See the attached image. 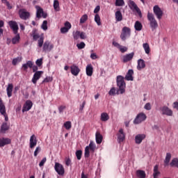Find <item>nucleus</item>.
I'll use <instances>...</instances> for the list:
<instances>
[{
    "label": "nucleus",
    "mask_w": 178,
    "mask_h": 178,
    "mask_svg": "<svg viewBox=\"0 0 178 178\" xmlns=\"http://www.w3.org/2000/svg\"><path fill=\"white\" fill-rule=\"evenodd\" d=\"M117 86L119 87L120 94L126 92V82H124V77L119 75L117 76Z\"/></svg>",
    "instance_id": "1"
},
{
    "label": "nucleus",
    "mask_w": 178,
    "mask_h": 178,
    "mask_svg": "<svg viewBox=\"0 0 178 178\" xmlns=\"http://www.w3.org/2000/svg\"><path fill=\"white\" fill-rule=\"evenodd\" d=\"M147 19L149 22L150 27H151L152 31H154V30H156V29H158V22H156V19H155L154 14L148 12L147 13Z\"/></svg>",
    "instance_id": "2"
},
{
    "label": "nucleus",
    "mask_w": 178,
    "mask_h": 178,
    "mask_svg": "<svg viewBox=\"0 0 178 178\" xmlns=\"http://www.w3.org/2000/svg\"><path fill=\"white\" fill-rule=\"evenodd\" d=\"M29 67L30 69H33V72H38L37 70H38V67L37 65H34V63H33L31 60H28L26 63L23 64L22 69L24 70V72H26Z\"/></svg>",
    "instance_id": "3"
},
{
    "label": "nucleus",
    "mask_w": 178,
    "mask_h": 178,
    "mask_svg": "<svg viewBox=\"0 0 178 178\" xmlns=\"http://www.w3.org/2000/svg\"><path fill=\"white\" fill-rule=\"evenodd\" d=\"M131 35V29L127 26H124L122 30L120 38L122 41H126V38H129Z\"/></svg>",
    "instance_id": "4"
},
{
    "label": "nucleus",
    "mask_w": 178,
    "mask_h": 178,
    "mask_svg": "<svg viewBox=\"0 0 178 178\" xmlns=\"http://www.w3.org/2000/svg\"><path fill=\"white\" fill-rule=\"evenodd\" d=\"M128 6L130 8V9L131 10H133V12H134V10L136 12H137L138 15V16H140V17H141V16H143V15L141 13V10H140V8H138V6L136 3V2H134V1L129 0Z\"/></svg>",
    "instance_id": "5"
},
{
    "label": "nucleus",
    "mask_w": 178,
    "mask_h": 178,
    "mask_svg": "<svg viewBox=\"0 0 178 178\" xmlns=\"http://www.w3.org/2000/svg\"><path fill=\"white\" fill-rule=\"evenodd\" d=\"M18 15L22 20H27L30 19V13L26 8H21L18 11Z\"/></svg>",
    "instance_id": "6"
},
{
    "label": "nucleus",
    "mask_w": 178,
    "mask_h": 178,
    "mask_svg": "<svg viewBox=\"0 0 178 178\" xmlns=\"http://www.w3.org/2000/svg\"><path fill=\"white\" fill-rule=\"evenodd\" d=\"M147 119V115L144 113H140L137 115L134 120V124H140L142 122H144Z\"/></svg>",
    "instance_id": "7"
},
{
    "label": "nucleus",
    "mask_w": 178,
    "mask_h": 178,
    "mask_svg": "<svg viewBox=\"0 0 178 178\" xmlns=\"http://www.w3.org/2000/svg\"><path fill=\"white\" fill-rule=\"evenodd\" d=\"M8 26L13 30V34H17L19 33V25L16 21H9Z\"/></svg>",
    "instance_id": "8"
},
{
    "label": "nucleus",
    "mask_w": 178,
    "mask_h": 178,
    "mask_svg": "<svg viewBox=\"0 0 178 178\" xmlns=\"http://www.w3.org/2000/svg\"><path fill=\"white\" fill-rule=\"evenodd\" d=\"M153 12L158 20H161V19H162V16H163V11H162V9L159 8V6H154L153 8Z\"/></svg>",
    "instance_id": "9"
},
{
    "label": "nucleus",
    "mask_w": 178,
    "mask_h": 178,
    "mask_svg": "<svg viewBox=\"0 0 178 178\" xmlns=\"http://www.w3.org/2000/svg\"><path fill=\"white\" fill-rule=\"evenodd\" d=\"M54 169L59 176H63L65 175V168L62 164L55 163Z\"/></svg>",
    "instance_id": "10"
},
{
    "label": "nucleus",
    "mask_w": 178,
    "mask_h": 178,
    "mask_svg": "<svg viewBox=\"0 0 178 178\" xmlns=\"http://www.w3.org/2000/svg\"><path fill=\"white\" fill-rule=\"evenodd\" d=\"M160 111L161 112V115H165V116H173V111L166 106L161 107Z\"/></svg>",
    "instance_id": "11"
},
{
    "label": "nucleus",
    "mask_w": 178,
    "mask_h": 178,
    "mask_svg": "<svg viewBox=\"0 0 178 178\" xmlns=\"http://www.w3.org/2000/svg\"><path fill=\"white\" fill-rule=\"evenodd\" d=\"M54 49V44H51V42L48 40L45 41L43 44L42 50L44 52H51Z\"/></svg>",
    "instance_id": "12"
},
{
    "label": "nucleus",
    "mask_w": 178,
    "mask_h": 178,
    "mask_svg": "<svg viewBox=\"0 0 178 178\" xmlns=\"http://www.w3.org/2000/svg\"><path fill=\"white\" fill-rule=\"evenodd\" d=\"M43 74H44L43 71H38L35 72L32 78V83L33 84H37V81H38V80L41 79V75H42Z\"/></svg>",
    "instance_id": "13"
},
{
    "label": "nucleus",
    "mask_w": 178,
    "mask_h": 178,
    "mask_svg": "<svg viewBox=\"0 0 178 178\" xmlns=\"http://www.w3.org/2000/svg\"><path fill=\"white\" fill-rule=\"evenodd\" d=\"M118 141L119 144L123 143L126 138V136L124 135V132L123 131V129H120L118 131Z\"/></svg>",
    "instance_id": "14"
},
{
    "label": "nucleus",
    "mask_w": 178,
    "mask_h": 178,
    "mask_svg": "<svg viewBox=\"0 0 178 178\" xmlns=\"http://www.w3.org/2000/svg\"><path fill=\"white\" fill-rule=\"evenodd\" d=\"M133 58H134V52L126 54L122 56V62L123 63H127V62L132 60Z\"/></svg>",
    "instance_id": "15"
},
{
    "label": "nucleus",
    "mask_w": 178,
    "mask_h": 178,
    "mask_svg": "<svg viewBox=\"0 0 178 178\" xmlns=\"http://www.w3.org/2000/svg\"><path fill=\"white\" fill-rule=\"evenodd\" d=\"M32 107H33V102L30 100H27L26 103L24 104V106L22 108V112L23 113L27 112L30 111V109H31Z\"/></svg>",
    "instance_id": "16"
},
{
    "label": "nucleus",
    "mask_w": 178,
    "mask_h": 178,
    "mask_svg": "<svg viewBox=\"0 0 178 178\" xmlns=\"http://www.w3.org/2000/svg\"><path fill=\"white\" fill-rule=\"evenodd\" d=\"M37 145V137H35V135H32L29 140V148L33 149Z\"/></svg>",
    "instance_id": "17"
},
{
    "label": "nucleus",
    "mask_w": 178,
    "mask_h": 178,
    "mask_svg": "<svg viewBox=\"0 0 178 178\" xmlns=\"http://www.w3.org/2000/svg\"><path fill=\"white\" fill-rule=\"evenodd\" d=\"M134 74V71L133 70H129L124 79L127 81H133L134 80V77H133V75Z\"/></svg>",
    "instance_id": "18"
},
{
    "label": "nucleus",
    "mask_w": 178,
    "mask_h": 178,
    "mask_svg": "<svg viewBox=\"0 0 178 178\" xmlns=\"http://www.w3.org/2000/svg\"><path fill=\"white\" fill-rule=\"evenodd\" d=\"M10 143H12V140L8 138H0V147H5V145H8V144H10Z\"/></svg>",
    "instance_id": "19"
},
{
    "label": "nucleus",
    "mask_w": 178,
    "mask_h": 178,
    "mask_svg": "<svg viewBox=\"0 0 178 178\" xmlns=\"http://www.w3.org/2000/svg\"><path fill=\"white\" fill-rule=\"evenodd\" d=\"M71 73L73 76H79L80 68L77 65H73L71 66Z\"/></svg>",
    "instance_id": "20"
},
{
    "label": "nucleus",
    "mask_w": 178,
    "mask_h": 178,
    "mask_svg": "<svg viewBox=\"0 0 178 178\" xmlns=\"http://www.w3.org/2000/svg\"><path fill=\"white\" fill-rule=\"evenodd\" d=\"M145 138V134H138L135 137L136 144H141L143 143V140Z\"/></svg>",
    "instance_id": "21"
},
{
    "label": "nucleus",
    "mask_w": 178,
    "mask_h": 178,
    "mask_svg": "<svg viewBox=\"0 0 178 178\" xmlns=\"http://www.w3.org/2000/svg\"><path fill=\"white\" fill-rule=\"evenodd\" d=\"M10 127L8 124V122H3L1 129H0V133H2L3 134H5L6 131L9 129Z\"/></svg>",
    "instance_id": "22"
},
{
    "label": "nucleus",
    "mask_w": 178,
    "mask_h": 178,
    "mask_svg": "<svg viewBox=\"0 0 178 178\" xmlns=\"http://www.w3.org/2000/svg\"><path fill=\"white\" fill-rule=\"evenodd\" d=\"M94 72V67H92V65L88 64L86 66V74L91 77L92 76V73Z\"/></svg>",
    "instance_id": "23"
},
{
    "label": "nucleus",
    "mask_w": 178,
    "mask_h": 178,
    "mask_svg": "<svg viewBox=\"0 0 178 178\" xmlns=\"http://www.w3.org/2000/svg\"><path fill=\"white\" fill-rule=\"evenodd\" d=\"M144 67H145V61L140 58L138 60L137 69L138 70H141Z\"/></svg>",
    "instance_id": "24"
},
{
    "label": "nucleus",
    "mask_w": 178,
    "mask_h": 178,
    "mask_svg": "<svg viewBox=\"0 0 178 178\" xmlns=\"http://www.w3.org/2000/svg\"><path fill=\"white\" fill-rule=\"evenodd\" d=\"M6 91L8 98H10V97H12V92L13 91V84L9 83L6 88Z\"/></svg>",
    "instance_id": "25"
},
{
    "label": "nucleus",
    "mask_w": 178,
    "mask_h": 178,
    "mask_svg": "<svg viewBox=\"0 0 178 178\" xmlns=\"http://www.w3.org/2000/svg\"><path fill=\"white\" fill-rule=\"evenodd\" d=\"M0 113L1 115H6V108L5 107V104H3V102L0 98Z\"/></svg>",
    "instance_id": "26"
},
{
    "label": "nucleus",
    "mask_w": 178,
    "mask_h": 178,
    "mask_svg": "<svg viewBox=\"0 0 178 178\" xmlns=\"http://www.w3.org/2000/svg\"><path fill=\"white\" fill-rule=\"evenodd\" d=\"M172 159V154L170 153H167L165 156V159L164 160V166H169V162H170V159Z\"/></svg>",
    "instance_id": "27"
},
{
    "label": "nucleus",
    "mask_w": 178,
    "mask_h": 178,
    "mask_svg": "<svg viewBox=\"0 0 178 178\" xmlns=\"http://www.w3.org/2000/svg\"><path fill=\"white\" fill-rule=\"evenodd\" d=\"M95 137H96V143L97 144H101L102 143V135H101V133L99 131H97L95 134Z\"/></svg>",
    "instance_id": "28"
},
{
    "label": "nucleus",
    "mask_w": 178,
    "mask_h": 178,
    "mask_svg": "<svg viewBox=\"0 0 178 178\" xmlns=\"http://www.w3.org/2000/svg\"><path fill=\"white\" fill-rule=\"evenodd\" d=\"M36 9H37V11H36V17L38 19H41L42 17V15L43 12H44V10H42V8H41L40 6H36Z\"/></svg>",
    "instance_id": "29"
},
{
    "label": "nucleus",
    "mask_w": 178,
    "mask_h": 178,
    "mask_svg": "<svg viewBox=\"0 0 178 178\" xmlns=\"http://www.w3.org/2000/svg\"><path fill=\"white\" fill-rule=\"evenodd\" d=\"M143 49L147 55H149V52H151V48L149 47V44L148 43L143 44Z\"/></svg>",
    "instance_id": "30"
},
{
    "label": "nucleus",
    "mask_w": 178,
    "mask_h": 178,
    "mask_svg": "<svg viewBox=\"0 0 178 178\" xmlns=\"http://www.w3.org/2000/svg\"><path fill=\"white\" fill-rule=\"evenodd\" d=\"M134 28L136 31H141L143 30V24L139 21H136L135 22Z\"/></svg>",
    "instance_id": "31"
},
{
    "label": "nucleus",
    "mask_w": 178,
    "mask_h": 178,
    "mask_svg": "<svg viewBox=\"0 0 178 178\" xmlns=\"http://www.w3.org/2000/svg\"><path fill=\"white\" fill-rule=\"evenodd\" d=\"M115 19L117 22H122L123 20V15H122V12H120V10H118L115 13Z\"/></svg>",
    "instance_id": "32"
},
{
    "label": "nucleus",
    "mask_w": 178,
    "mask_h": 178,
    "mask_svg": "<svg viewBox=\"0 0 178 178\" xmlns=\"http://www.w3.org/2000/svg\"><path fill=\"white\" fill-rule=\"evenodd\" d=\"M100 120H102V122H108V120H109V115L106 113H102L101 114Z\"/></svg>",
    "instance_id": "33"
},
{
    "label": "nucleus",
    "mask_w": 178,
    "mask_h": 178,
    "mask_svg": "<svg viewBox=\"0 0 178 178\" xmlns=\"http://www.w3.org/2000/svg\"><path fill=\"white\" fill-rule=\"evenodd\" d=\"M136 176L139 178H145V176H146L145 171L138 170L136 171Z\"/></svg>",
    "instance_id": "34"
},
{
    "label": "nucleus",
    "mask_w": 178,
    "mask_h": 178,
    "mask_svg": "<svg viewBox=\"0 0 178 178\" xmlns=\"http://www.w3.org/2000/svg\"><path fill=\"white\" fill-rule=\"evenodd\" d=\"M158 169H159V165H156L154 167V173H153L154 178H157L158 176H159V175H161V172L159 171H158Z\"/></svg>",
    "instance_id": "35"
},
{
    "label": "nucleus",
    "mask_w": 178,
    "mask_h": 178,
    "mask_svg": "<svg viewBox=\"0 0 178 178\" xmlns=\"http://www.w3.org/2000/svg\"><path fill=\"white\" fill-rule=\"evenodd\" d=\"M20 41V34L17 33L15 34V36L12 39L13 44H17Z\"/></svg>",
    "instance_id": "36"
},
{
    "label": "nucleus",
    "mask_w": 178,
    "mask_h": 178,
    "mask_svg": "<svg viewBox=\"0 0 178 178\" xmlns=\"http://www.w3.org/2000/svg\"><path fill=\"white\" fill-rule=\"evenodd\" d=\"M171 168H178V159H174L170 163Z\"/></svg>",
    "instance_id": "37"
},
{
    "label": "nucleus",
    "mask_w": 178,
    "mask_h": 178,
    "mask_svg": "<svg viewBox=\"0 0 178 178\" xmlns=\"http://www.w3.org/2000/svg\"><path fill=\"white\" fill-rule=\"evenodd\" d=\"M75 155L76 156V159H78V161H80L81 159V156H83V151L76 150Z\"/></svg>",
    "instance_id": "38"
},
{
    "label": "nucleus",
    "mask_w": 178,
    "mask_h": 178,
    "mask_svg": "<svg viewBox=\"0 0 178 178\" xmlns=\"http://www.w3.org/2000/svg\"><path fill=\"white\" fill-rule=\"evenodd\" d=\"M87 20H88V16L86 14H85L80 19L81 24L86 23V22H87Z\"/></svg>",
    "instance_id": "39"
},
{
    "label": "nucleus",
    "mask_w": 178,
    "mask_h": 178,
    "mask_svg": "<svg viewBox=\"0 0 178 178\" xmlns=\"http://www.w3.org/2000/svg\"><path fill=\"white\" fill-rule=\"evenodd\" d=\"M86 147H89V149H90V151H92V152H94V151H95V143H94V142L90 141V144L88 146Z\"/></svg>",
    "instance_id": "40"
},
{
    "label": "nucleus",
    "mask_w": 178,
    "mask_h": 178,
    "mask_svg": "<svg viewBox=\"0 0 178 178\" xmlns=\"http://www.w3.org/2000/svg\"><path fill=\"white\" fill-rule=\"evenodd\" d=\"M44 45V37L41 36L39 40H38V47L39 48H42Z\"/></svg>",
    "instance_id": "41"
},
{
    "label": "nucleus",
    "mask_w": 178,
    "mask_h": 178,
    "mask_svg": "<svg viewBox=\"0 0 178 178\" xmlns=\"http://www.w3.org/2000/svg\"><path fill=\"white\" fill-rule=\"evenodd\" d=\"M54 8L55 10H56L57 12H59V10H60V8H59V1L54 0Z\"/></svg>",
    "instance_id": "42"
},
{
    "label": "nucleus",
    "mask_w": 178,
    "mask_h": 178,
    "mask_svg": "<svg viewBox=\"0 0 178 178\" xmlns=\"http://www.w3.org/2000/svg\"><path fill=\"white\" fill-rule=\"evenodd\" d=\"M64 127L66 129V130H70L72 129V122L67 121L64 123Z\"/></svg>",
    "instance_id": "43"
},
{
    "label": "nucleus",
    "mask_w": 178,
    "mask_h": 178,
    "mask_svg": "<svg viewBox=\"0 0 178 178\" xmlns=\"http://www.w3.org/2000/svg\"><path fill=\"white\" fill-rule=\"evenodd\" d=\"M95 22L97 23V26H101V17H99V15H95Z\"/></svg>",
    "instance_id": "44"
},
{
    "label": "nucleus",
    "mask_w": 178,
    "mask_h": 178,
    "mask_svg": "<svg viewBox=\"0 0 178 178\" xmlns=\"http://www.w3.org/2000/svg\"><path fill=\"white\" fill-rule=\"evenodd\" d=\"M115 6H124V0H115Z\"/></svg>",
    "instance_id": "45"
},
{
    "label": "nucleus",
    "mask_w": 178,
    "mask_h": 178,
    "mask_svg": "<svg viewBox=\"0 0 178 178\" xmlns=\"http://www.w3.org/2000/svg\"><path fill=\"white\" fill-rule=\"evenodd\" d=\"M84 156L85 158H90V147H86Z\"/></svg>",
    "instance_id": "46"
},
{
    "label": "nucleus",
    "mask_w": 178,
    "mask_h": 178,
    "mask_svg": "<svg viewBox=\"0 0 178 178\" xmlns=\"http://www.w3.org/2000/svg\"><path fill=\"white\" fill-rule=\"evenodd\" d=\"M18 62H22V57H17L16 58H14L13 60L12 63L14 66H16V65H17Z\"/></svg>",
    "instance_id": "47"
},
{
    "label": "nucleus",
    "mask_w": 178,
    "mask_h": 178,
    "mask_svg": "<svg viewBox=\"0 0 178 178\" xmlns=\"http://www.w3.org/2000/svg\"><path fill=\"white\" fill-rule=\"evenodd\" d=\"M42 30H44V31L48 30V21L47 20L43 21L42 24Z\"/></svg>",
    "instance_id": "48"
},
{
    "label": "nucleus",
    "mask_w": 178,
    "mask_h": 178,
    "mask_svg": "<svg viewBox=\"0 0 178 178\" xmlns=\"http://www.w3.org/2000/svg\"><path fill=\"white\" fill-rule=\"evenodd\" d=\"M76 47L78 49H83V48H86V43H84V42H81L80 43H78L76 44Z\"/></svg>",
    "instance_id": "49"
},
{
    "label": "nucleus",
    "mask_w": 178,
    "mask_h": 178,
    "mask_svg": "<svg viewBox=\"0 0 178 178\" xmlns=\"http://www.w3.org/2000/svg\"><path fill=\"white\" fill-rule=\"evenodd\" d=\"M73 37L74 40H77L80 37V31L73 32Z\"/></svg>",
    "instance_id": "50"
},
{
    "label": "nucleus",
    "mask_w": 178,
    "mask_h": 178,
    "mask_svg": "<svg viewBox=\"0 0 178 178\" xmlns=\"http://www.w3.org/2000/svg\"><path fill=\"white\" fill-rule=\"evenodd\" d=\"M38 33V30L37 29H33L30 33L31 37H34L35 35H37Z\"/></svg>",
    "instance_id": "51"
},
{
    "label": "nucleus",
    "mask_w": 178,
    "mask_h": 178,
    "mask_svg": "<svg viewBox=\"0 0 178 178\" xmlns=\"http://www.w3.org/2000/svg\"><path fill=\"white\" fill-rule=\"evenodd\" d=\"M40 151H41V147L40 146L37 147L34 152V156H37L38 154H40Z\"/></svg>",
    "instance_id": "52"
},
{
    "label": "nucleus",
    "mask_w": 178,
    "mask_h": 178,
    "mask_svg": "<svg viewBox=\"0 0 178 178\" xmlns=\"http://www.w3.org/2000/svg\"><path fill=\"white\" fill-rule=\"evenodd\" d=\"M53 79L51 76H47L42 81V83H51Z\"/></svg>",
    "instance_id": "53"
},
{
    "label": "nucleus",
    "mask_w": 178,
    "mask_h": 178,
    "mask_svg": "<svg viewBox=\"0 0 178 178\" xmlns=\"http://www.w3.org/2000/svg\"><path fill=\"white\" fill-rule=\"evenodd\" d=\"M109 95H116V89L115 88H112L108 92Z\"/></svg>",
    "instance_id": "54"
},
{
    "label": "nucleus",
    "mask_w": 178,
    "mask_h": 178,
    "mask_svg": "<svg viewBox=\"0 0 178 178\" xmlns=\"http://www.w3.org/2000/svg\"><path fill=\"white\" fill-rule=\"evenodd\" d=\"M35 63L38 67L42 65V58H39L35 61Z\"/></svg>",
    "instance_id": "55"
},
{
    "label": "nucleus",
    "mask_w": 178,
    "mask_h": 178,
    "mask_svg": "<svg viewBox=\"0 0 178 178\" xmlns=\"http://www.w3.org/2000/svg\"><path fill=\"white\" fill-rule=\"evenodd\" d=\"M119 49H120V52H122V54H124V52H127V47L120 46Z\"/></svg>",
    "instance_id": "56"
},
{
    "label": "nucleus",
    "mask_w": 178,
    "mask_h": 178,
    "mask_svg": "<svg viewBox=\"0 0 178 178\" xmlns=\"http://www.w3.org/2000/svg\"><path fill=\"white\" fill-rule=\"evenodd\" d=\"M45 162H47V157H44L42 159V161L39 163V166L42 168L45 164Z\"/></svg>",
    "instance_id": "57"
},
{
    "label": "nucleus",
    "mask_w": 178,
    "mask_h": 178,
    "mask_svg": "<svg viewBox=\"0 0 178 178\" xmlns=\"http://www.w3.org/2000/svg\"><path fill=\"white\" fill-rule=\"evenodd\" d=\"M64 27L68 29V30H70L72 29V24H70V22H66L65 23V26Z\"/></svg>",
    "instance_id": "58"
},
{
    "label": "nucleus",
    "mask_w": 178,
    "mask_h": 178,
    "mask_svg": "<svg viewBox=\"0 0 178 178\" xmlns=\"http://www.w3.org/2000/svg\"><path fill=\"white\" fill-rule=\"evenodd\" d=\"M64 109H66V106H60L58 107L59 113H63Z\"/></svg>",
    "instance_id": "59"
},
{
    "label": "nucleus",
    "mask_w": 178,
    "mask_h": 178,
    "mask_svg": "<svg viewBox=\"0 0 178 178\" xmlns=\"http://www.w3.org/2000/svg\"><path fill=\"white\" fill-rule=\"evenodd\" d=\"M144 108L146 109V111H151V104L150 103H147L145 105Z\"/></svg>",
    "instance_id": "60"
},
{
    "label": "nucleus",
    "mask_w": 178,
    "mask_h": 178,
    "mask_svg": "<svg viewBox=\"0 0 178 178\" xmlns=\"http://www.w3.org/2000/svg\"><path fill=\"white\" fill-rule=\"evenodd\" d=\"M79 37L81 38V40H86V33L84 32H80L79 33Z\"/></svg>",
    "instance_id": "61"
},
{
    "label": "nucleus",
    "mask_w": 178,
    "mask_h": 178,
    "mask_svg": "<svg viewBox=\"0 0 178 178\" xmlns=\"http://www.w3.org/2000/svg\"><path fill=\"white\" fill-rule=\"evenodd\" d=\"M67 31H69V29L65 26L60 29V33H62V34H65V33H67Z\"/></svg>",
    "instance_id": "62"
},
{
    "label": "nucleus",
    "mask_w": 178,
    "mask_h": 178,
    "mask_svg": "<svg viewBox=\"0 0 178 178\" xmlns=\"http://www.w3.org/2000/svg\"><path fill=\"white\" fill-rule=\"evenodd\" d=\"M71 163H72V160H70V158H66V159H65V165L67 166H70Z\"/></svg>",
    "instance_id": "63"
},
{
    "label": "nucleus",
    "mask_w": 178,
    "mask_h": 178,
    "mask_svg": "<svg viewBox=\"0 0 178 178\" xmlns=\"http://www.w3.org/2000/svg\"><path fill=\"white\" fill-rule=\"evenodd\" d=\"M113 45L114 46V47H115V48H118V49L120 48V47L122 46V45H120V44H119L118 42H113Z\"/></svg>",
    "instance_id": "64"
}]
</instances>
